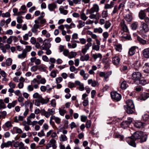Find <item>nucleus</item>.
I'll return each mask as SVG.
<instances>
[{"label": "nucleus", "instance_id": "obj_59", "mask_svg": "<svg viewBox=\"0 0 149 149\" xmlns=\"http://www.w3.org/2000/svg\"><path fill=\"white\" fill-rule=\"evenodd\" d=\"M66 112V111L64 109H59V114L61 116H64Z\"/></svg>", "mask_w": 149, "mask_h": 149}, {"label": "nucleus", "instance_id": "obj_15", "mask_svg": "<svg viewBox=\"0 0 149 149\" xmlns=\"http://www.w3.org/2000/svg\"><path fill=\"white\" fill-rule=\"evenodd\" d=\"M13 146L12 142L10 141H8L7 142H3L1 145V148H3L4 147H9L10 146L12 147Z\"/></svg>", "mask_w": 149, "mask_h": 149}, {"label": "nucleus", "instance_id": "obj_51", "mask_svg": "<svg viewBox=\"0 0 149 149\" xmlns=\"http://www.w3.org/2000/svg\"><path fill=\"white\" fill-rule=\"evenodd\" d=\"M137 48V47L135 46L131 47V56L135 54Z\"/></svg>", "mask_w": 149, "mask_h": 149}, {"label": "nucleus", "instance_id": "obj_42", "mask_svg": "<svg viewBox=\"0 0 149 149\" xmlns=\"http://www.w3.org/2000/svg\"><path fill=\"white\" fill-rule=\"evenodd\" d=\"M138 24L137 22H134L131 24V27L133 30H135L137 29Z\"/></svg>", "mask_w": 149, "mask_h": 149}, {"label": "nucleus", "instance_id": "obj_8", "mask_svg": "<svg viewBox=\"0 0 149 149\" xmlns=\"http://www.w3.org/2000/svg\"><path fill=\"white\" fill-rule=\"evenodd\" d=\"M46 82V81L45 78H43L41 79L40 80H37L36 78H34L31 81V83L32 84H35L36 83H37L38 84H45Z\"/></svg>", "mask_w": 149, "mask_h": 149}, {"label": "nucleus", "instance_id": "obj_34", "mask_svg": "<svg viewBox=\"0 0 149 149\" xmlns=\"http://www.w3.org/2000/svg\"><path fill=\"white\" fill-rule=\"evenodd\" d=\"M143 120L144 121H147V123H149V115L147 114H145L142 116Z\"/></svg>", "mask_w": 149, "mask_h": 149}, {"label": "nucleus", "instance_id": "obj_44", "mask_svg": "<svg viewBox=\"0 0 149 149\" xmlns=\"http://www.w3.org/2000/svg\"><path fill=\"white\" fill-rule=\"evenodd\" d=\"M128 86V85L125 81H123L121 84L120 88L122 89H125Z\"/></svg>", "mask_w": 149, "mask_h": 149}, {"label": "nucleus", "instance_id": "obj_28", "mask_svg": "<svg viewBox=\"0 0 149 149\" xmlns=\"http://www.w3.org/2000/svg\"><path fill=\"white\" fill-rule=\"evenodd\" d=\"M12 125L11 124V123L10 121H8L5 123L4 125L2 126V128L6 130V127L8 128L10 127H12Z\"/></svg>", "mask_w": 149, "mask_h": 149}, {"label": "nucleus", "instance_id": "obj_35", "mask_svg": "<svg viewBox=\"0 0 149 149\" xmlns=\"http://www.w3.org/2000/svg\"><path fill=\"white\" fill-rule=\"evenodd\" d=\"M59 140L61 142H63L66 141L68 138L64 134H61L59 137Z\"/></svg>", "mask_w": 149, "mask_h": 149}, {"label": "nucleus", "instance_id": "obj_32", "mask_svg": "<svg viewBox=\"0 0 149 149\" xmlns=\"http://www.w3.org/2000/svg\"><path fill=\"white\" fill-rule=\"evenodd\" d=\"M138 81H139V84L143 86H144L149 83V81L146 79H143L141 80L139 79Z\"/></svg>", "mask_w": 149, "mask_h": 149}, {"label": "nucleus", "instance_id": "obj_29", "mask_svg": "<svg viewBox=\"0 0 149 149\" xmlns=\"http://www.w3.org/2000/svg\"><path fill=\"white\" fill-rule=\"evenodd\" d=\"M59 10L60 13L64 15H66L68 13V11L64 9V7L63 6H61L59 8Z\"/></svg>", "mask_w": 149, "mask_h": 149}, {"label": "nucleus", "instance_id": "obj_49", "mask_svg": "<svg viewBox=\"0 0 149 149\" xmlns=\"http://www.w3.org/2000/svg\"><path fill=\"white\" fill-rule=\"evenodd\" d=\"M137 40L141 43L144 45L146 44V40H143L139 36L137 37Z\"/></svg>", "mask_w": 149, "mask_h": 149}, {"label": "nucleus", "instance_id": "obj_62", "mask_svg": "<svg viewBox=\"0 0 149 149\" xmlns=\"http://www.w3.org/2000/svg\"><path fill=\"white\" fill-rule=\"evenodd\" d=\"M12 61V59L10 58H9L6 61V64L7 66H10L11 65Z\"/></svg>", "mask_w": 149, "mask_h": 149}, {"label": "nucleus", "instance_id": "obj_26", "mask_svg": "<svg viewBox=\"0 0 149 149\" xmlns=\"http://www.w3.org/2000/svg\"><path fill=\"white\" fill-rule=\"evenodd\" d=\"M53 119L55 122L57 124H59L61 123V119L59 117H56L54 116H52L51 117V119Z\"/></svg>", "mask_w": 149, "mask_h": 149}, {"label": "nucleus", "instance_id": "obj_2", "mask_svg": "<svg viewBox=\"0 0 149 149\" xmlns=\"http://www.w3.org/2000/svg\"><path fill=\"white\" fill-rule=\"evenodd\" d=\"M111 98L114 100L118 101L120 100L122 96L121 95L116 92H111Z\"/></svg>", "mask_w": 149, "mask_h": 149}, {"label": "nucleus", "instance_id": "obj_16", "mask_svg": "<svg viewBox=\"0 0 149 149\" xmlns=\"http://www.w3.org/2000/svg\"><path fill=\"white\" fill-rule=\"evenodd\" d=\"M79 74L82 76L84 79L85 80H87L89 76V75L88 73H85V71L83 69H81L80 70Z\"/></svg>", "mask_w": 149, "mask_h": 149}, {"label": "nucleus", "instance_id": "obj_57", "mask_svg": "<svg viewBox=\"0 0 149 149\" xmlns=\"http://www.w3.org/2000/svg\"><path fill=\"white\" fill-rule=\"evenodd\" d=\"M102 35L103 37V40H105L109 36V34L107 32H104L103 34Z\"/></svg>", "mask_w": 149, "mask_h": 149}, {"label": "nucleus", "instance_id": "obj_24", "mask_svg": "<svg viewBox=\"0 0 149 149\" xmlns=\"http://www.w3.org/2000/svg\"><path fill=\"white\" fill-rule=\"evenodd\" d=\"M92 57L93 58L94 60L95 61L97 58L101 59L102 58V55L100 53H97L93 54L92 55Z\"/></svg>", "mask_w": 149, "mask_h": 149}, {"label": "nucleus", "instance_id": "obj_27", "mask_svg": "<svg viewBox=\"0 0 149 149\" xmlns=\"http://www.w3.org/2000/svg\"><path fill=\"white\" fill-rule=\"evenodd\" d=\"M141 138L139 139L141 143H143L146 141L148 138V136L146 134H144L143 132L142 136H141Z\"/></svg>", "mask_w": 149, "mask_h": 149}, {"label": "nucleus", "instance_id": "obj_20", "mask_svg": "<svg viewBox=\"0 0 149 149\" xmlns=\"http://www.w3.org/2000/svg\"><path fill=\"white\" fill-rule=\"evenodd\" d=\"M130 124V121H123L120 124L121 127L124 129L128 127Z\"/></svg>", "mask_w": 149, "mask_h": 149}, {"label": "nucleus", "instance_id": "obj_19", "mask_svg": "<svg viewBox=\"0 0 149 149\" xmlns=\"http://www.w3.org/2000/svg\"><path fill=\"white\" fill-rule=\"evenodd\" d=\"M120 25L125 32H127L128 31V29L125 24L124 20H122L121 21Z\"/></svg>", "mask_w": 149, "mask_h": 149}, {"label": "nucleus", "instance_id": "obj_5", "mask_svg": "<svg viewBox=\"0 0 149 149\" xmlns=\"http://www.w3.org/2000/svg\"><path fill=\"white\" fill-rule=\"evenodd\" d=\"M140 30L142 33H145L149 31V28L148 25L145 23H143L140 27Z\"/></svg>", "mask_w": 149, "mask_h": 149}, {"label": "nucleus", "instance_id": "obj_18", "mask_svg": "<svg viewBox=\"0 0 149 149\" xmlns=\"http://www.w3.org/2000/svg\"><path fill=\"white\" fill-rule=\"evenodd\" d=\"M57 7L56 4L54 3L49 4L48 6V8L51 11H54Z\"/></svg>", "mask_w": 149, "mask_h": 149}, {"label": "nucleus", "instance_id": "obj_63", "mask_svg": "<svg viewBox=\"0 0 149 149\" xmlns=\"http://www.w3.org/2000/svg\"><path fill=\"white\" fill-rule=\"evenodd\" d=\"M81 18L84 21L86 20L88 18L86 15L84 13H82L80 15Z\"/></svg>", "mask_w": 149, "mask_h": 149}, {"label": "nucleus", "instance_id": "obj_36", "mask_svg": "<svg viewBox=\"0 0 149 149\" xmlns=\"http://www.w3.org/2000/svg\"><path fill=\"white\" fill-rule=\"evenodd\" d=\"M114 47L116 51L120 52L122 49V45L121 44L115 45Z\"/></svg>", "mask_w": 149, "mask_h": 149}, {"label": "nucleus", "instance_id": "obj_21", "mask_svg": "<svg viewBox=\"0 0 149 149\" xmlns=\"http://www.w3.org/2000/svg\"><path fill=\"white\" fill-rule=\"evenodd\" d=\"M91 15L89 16L90 18L91 19H98L101 17V16L99 13H96V14L93 13H90Z\"/></svg>", "mask_w": 149, "mask_h": 149}, {"label": "nucleus", "instance_id": "obj_46", "mask_svg": "<svg viewBox=\"0 0 149 149\" xmlns=\"http://www.w3.org/2000/svg\"><path fill=\"white\" fill-rule=\"evenodd\" d=\"M16 103V101H14L12 103H9L7 105V107L9 109H11L12 107H14Z\"/></svg>", "mask_w": 149, "mask_h": 149}, {"label": "nucleus", "instance_id": "obj_43", "mask_svg": "<svg viewBox=\"0 0 149 149\" xmlns=\"http://www.w3.org/2000/svg\"><path fill=\"white\" fill-rule=\"evenodd\" d=\"M77 54V53L75 52H71L69 53L68 57L69 58L71 59L75 57Z\"/></svg>", "mask_w": 149, "mask_h": 149}, {"label": "nucleus", "instance_id": "obj_50", "mask_svg": "<svg viewBox=\"0 0 149 149\" xmlns=\"http://www.w3.org/2000/svg\"><path fill=\"white\" fill-rule=\"evenodd\" d=\"M38 69L41 71L45 72L46 70V67L44 65H42L38 66Z\"/></svg>", "mask_w": 149, "mask_h": 149}, {"label": "nucleus", "instance_id": "obj_53", "mask_svg": "<svg viewBox=\"0 0 149 149\" xmlns=\"http://www.w3.org/2000/svg\"><path fill=\"white\" fill-rule=\"evenodd\" d=\"M0 49L3 53H6L7 52L5 46L3 45V44L2 43H0Z\"/></svg>", "mask_w": 149, "mask_h": 149}, {"label": "nucleus", "instance_id": "obj_47", "mask_svg": "<svg viewBox=\"0 0 149 149\" xmlns=\"http://www.w3.org/2000/svg\"><path fill=\"white\" fill-rule=\"evenodd\" d=\"M102 32L103 29L101 27H99L98 28H94L93 29V32L95 33H101Z\"/></svg>", "mask_w": 149, "mask_h": 149}, {"label": "nucleus", "instance_id": "obj_11", "mask_svg": "<svg viewBox=\"0 0 149 149\" xmlns=\"http://www.w3.org/2000/svg\"><path fill=\"white\" fill-rule=\"evenodd\" d=\"M47 40V39H46L44 40V42L43 44L41 46L40 49L42 50H46L47 49H49V48L51 47V44H50L47 43L45 42L46 40Z\"/></svg>", "mask_w": 149, "mask_h": 149}, {"label": "nucleus", "instance_id": "obj_12", "mask_svg": "<svg viewBox=\"0 0 149 149\" xmlns=\"http://www.w3.org/2000/svg\"><path fill=\"white\" fill-rule=\"evenodd\" d=\"M149 97V93L143 92L141 94L139 97L140 100H145Z\"/></svg>", "mask_w": 149, "mask_h": 149}, {"label": "nucleus", "instance_id": "obj_64", "mask_svg": "<svg viewBox=\"0 0 149 149\" xmlns=\"http://www.w3.org/2000/svg\"><path fill=\"white\" fill-rule=\"evenodd\" d=\"M23 17L22 16H18L17 18V22L19 24L23 22L22 18Z\"/></svg>", "mask_w": 149, "mask_h": 149}, {"label": "nucleus", "instance_id": "obj_48", "mask_svg": "<svg viewBox=\"0 0 149 149\" xmlns=\"http://www.w3.org/2000/svg\"><path fill=\"white\" fill-rule=\"evenodd\" d=\"M92 49L93 50L98 51L100 49V46L99 45H96L95 43L94 42L93 43L92 46Z\"/></svg>", "mask_w": 149, "mask_h": 149}, {"label": "nucleus", "instance_id": "obj_10", "mask_svg": "<svg viewBox=\"0 0 149 149\" xmlns=\"http://www.w3.org/2000/svg\"><path fill=\"white\" fill-rule=\"evenodd\" d=\"M88 84L91 85L93 87H95L99 85V84L97 80H93L92 79H90L88 80Z\"/></svg>", "mask_w": 149, "mask_h": 149}, {"label": "nucleus", "instance_id": "obj_17", "mask_svg": "<svg viewBox=\"0 0 149 149\" xmlns=\"http://www.w3.org/2000/svg\"><path fill=\"white\" fill-rule=\"evenodd\" d=\"M142 54L143 57L146 58H149V48L144 49L142 51Z\"/></svg>", "mask_w": 149, "mask_h": 149}, {"label": "nucleus", "instance_id": "obj_37", "mask_svg": "<svg viewBox=\"0 0 149 149\" xmlns=\"http://www.w3.org/2000/svg\"><path fill=\"white\" fill-rule=\"evenodd\" d=\"M101 16L102 18L105 19L108 16L107 10H103L101 13Z\"/></svg>", "mask_w": 149, "mask_h": 149}, {"label": "nucleus", "instance_id": "obj_30", "mask_svg": "<svg viewBox=\"0 0 149 149\" xmlns=\"http://www.w3.org/2000/svg\"><path fill=\"white\" fill-rule=\"evenodd\" d=\"M139 16L140 19H144L146 17V14L143 10H141L139 12Z\"/></svg>", "mask_w": 149, "mask_h": 149}, {"label": "nucleus", "instance_id": "obj_6", "mask_svg": "<svg viewBox=\"0 0 149 149\" xmlns=\"http://www.w3.org/2000/svg\"><path fill=\"white\" fill-rule=\"evenodd\" d=\"M126 105L124 106V109L127 113L130 114V100H128L126 102Z\"/></svg>", "mask_w": 149, "mask_h": 149}, {"label": "nucleus", "instance_id": "obj_58", "mask_svg": "<svg viewBox=\"0 0 149 149\" xmlns=\"http://www.w3.org/2000/svg\"><path fill=\"white\" fill-rule=\"evenodd\" d=\"M134 90L137 92H140L143 90V88L141 86H137L136 87Z\"/></svg>", "mask_w": 149, "mask_h": 149}, {"label": "nucleus", "instance_id": "obj_9", "mask_svg": "<svg viewBox=\"0 0 149 149\" xmlns=\"http://www.w3.org/2000/svg\"><path fill=\"white\" fill-rule=\"evenodd\" d=\"M135 59V62L132 63V67L135 70H138L141 66V65L140 62H138V60H137L136 58Z\"/></svg>", "mask_w": 149, "mask_h": 149}, {"label": "nucleus", "instance_id": "obj_40", "mask_svg": "<svg viewBox=\"0 0 149 149\" xmlns=\"http://www.w3.org/2000/svg\"><path fill=\"white\" fill-rule=\"evenodd\" d=\"M85 24V22H84L80 20L78 21V25H77V27L79 29H80L84 27Z\"/></svg>", "mask_w": 149, "mask_h": 149}, {"label": "nucleus", "instance_id": "obj_31", "mask_svg": "<svg viewBox=\"0 0 149 149\" xmlns=\"http://www.w3.org/2000/svg\"><path fill=\"white\" fill-rule=\"evenodd\" d=\"M114 3L113 1H111L110 4H106L105 5L104 8L105 9H108L111 8L113 7Z\"/></svg>", "mask_w": 149, "mask_h": 149}, {"label": "nucleus", "instance_id": "obj_23", "mask_svg": "<svg viewBox=\"0 0 149 149\" xmlns=\"http://www.w3.org/2000/svg\"><path fill=\"white\" fill-rule=\"evenodd\" d=\"M134 126L137 128H141L144 126V123L141 122L137 121L133 123Z\"/></svg>", "mask_w": 149, "mask_h": 149}, {"label": "nucleus", "instance_id": "obj_25", "mask_svg": "<svg viewBox=\"0 0 149 149\" xmlns=\"http://www.w3.org/2000/svg\"><path fill=\"white\" fill-rule=\"evenodd\" d=\"M27 54L23 50L22 53L18 55L17 57L21 59H23L25 58L27 56Z\"/></svg>", "mask_w": 149, "mask_h": 149}, {"label": "nucleus", "instance_id": "obj_22", "mask_svg": "<svg viewBox=\"0 0 149 149\" xmlns=\"http://www.w3.org/2000/svg\"><path fill=\"white\" fill-rule=\"evenodd\" d=\"M143 72L149 74V62L145 63L143 66Z\"/></svg>", "mask_w": 149, "mask_h": 149}, {"label": "nucleus", "instance_id": "obj_7", "mask_svg": "<svg viewBox=\"0 0 149 149\" xmlns=\"http://www.w3.org/2000/svg\"><path fill=\"white\" fill-rule=\"evenodd\" d=\"M99 8L98 5L94 4L93 7L90 9L89 13L86 12V14L87 15L89 13H93L95 12H97L99 11Z\"/></svg>", "mask_w": 149, "mask_h": 149}, {"label": "nucleus", "instance_id": "obj_52", "mask_svg": "<svg viewBox=\"0 0 149 149\" xmlns=\"http://www.w3.org/2000/svg\"><path fill=\"white\" fill-rule=\"evenodd\" d=\"M135 113V110L134 108V105L133 102L131 100V114Z\"/></svg>", "mask_w": 149, "mask_h": 149}, {"label": "nucleus", "instance_id": "obj_14", "mask_svg": "<svg viewBox=\"0 0 149 149\" xmlns=\"http://www.w3.org/2000/svg\"><path fill=\"white\" fill-rule=\"evenodd\" d=\"M120 61V58L118 56H115L112 57V63L115 65H118Z\"/></svg>", "mask_w": 149, "mask_h": 149}, {"label": "nucleus", "instance_id": "obj_1", "mask_svg": "<svg viewBox=\"0 0 149 149\" xmlns=\"http://www.w3.org/2000/svg\"><path fill=\"white\" fill-rule=\"evenodd\" d=\"M143 132L137 131L135 132L131 136V146L135 147L136 146V143L134 139H139L142 136Z\"/></svg>", "mask_w": 149, "mask_h": 149}, {"label": "nucleus", "instance_id": "obj_41", "mask_svg": "<svg viewBox=\"0 0 149 149\" xmlns=\"http://www.w3.org/2000/svg\"><path fill=\"white\" fill-rule=\"evenodd\" d=\"M39 100L40 103L42 104H47L49 101V99L48 98H47L45 99L42 98V96L41 97Z\"/></svg>", "mask_w": 149, "mask_h": 149}, {"label": "nucleus", "instance_id": "obj_3", "mask_svg": "<svg viewBox=\"0 0 149 149\" xmlns=\"http://www.w3.org/2000/svg\"><path fill=\"white\" fill-rule=\"evenodd\" d=\"M35 24H33V27L31 29L32 32L33 33H36L38 31V29L40 26V22L38 20H35L34 21Z\"/></svg>", "mask_w": 149, "mask_h": 149}, {"label": "nucleus", "instance_id": "obj_60", "mask_svg": "<svg viewBox=\"0 0 149 149\" xmlns=\"http://www.w3.org/2000/svg\"><path fill=\"white\" fill-rule=\"evenodd\" d=\"M22 143V142H19L18 141H16L13 144L14 147L15 148H19Z\"/></svg>", "mask_w": 149, "mask_h": 149}, {"label": "nucleus", "instance_id": "obj_4", "mask_svg": "<svg viewBox=\"0 0 149 149\" xmlns=\"http://www.w3.org/2000/svg\"><path fill=\"white\" fill-rule=\"evenodd\" d=\"M141 77V74L139 72H135L132 74V79L134 81H137L140 79Z\"/></svg>", "mask_w": 149, "mask_h": 149}, {"label": "nucleus", "instance_id": "obj_55", "mask_svg": "<svg viewBox=\"0 0 149 149\" xmlns=\"http://www.w3.org/2000/svg\"><path fill=\"white\" fill-rule=\"evenodd\" d=\"M112 73L111 71H108L106 73L105 72V81L107 79L109 78V76Z\"/></svg>", "mask_w": 149, "mask_h": 149}, {"label": "nucleus", "instance_id": "obj_54", "mask_svg": "<svg viewBox=\"0 0 149 149\" xmlns=\"http://www.w3.org/2000/svg\"><path fill=\"white\" fill-rule=\"evenodd\" d=\"M41 96H42L37 92L35 93L33 95V98L37 99H39Z\"/></svg>", "mask_w": 149, "mask_h": 149}, {"label": "nucleus", "instance_id": "obj_13", "mask_svg": "<svg viewBox=\"0 0 149 149\" xmlns=\"http://www.w3.org/2000/svg\"><path fill=\"white\" fill-rule=\"evenodd\" d=\"M25 109L28 108L29 106L30 105V110L31 112L32 111V108L33 105V103L31 102L29 100H27L25 102Z\"/></svg>", "mask_w": 149, "mask_h": 149}, {"label": "nucleus", "instance_id": "obj_39", "mask_svg": "<svg viewBox=\"0 0 149 149\" xmlns=\"http://www.w3.org/2000/svg\"><path fill=\"white\" fill-rule=\"evenodd\" d=\"M111 26V23L110 22L109 20L106 21V22L104 24V27L106 29H108Z\"/></svg>", "mask_w": 149, "mask_h": 149}, {"label": "nucleus", "instance_id": "obj_56", "mask_svg": "<svg viewBox=\"0 0 149 149\" xmlns=\"http://www.w3.org/2000/svg\"><path fill=\"white\" fill-rule=\"evenodd\" d=\"M68 45L69 48H74L77 47V44L76 43H73L71 45L70 43H68Z\"/></svg>", "mask_w": 149, "mask_h": 149}, {"label": "nucleus", "instance_id": "obj_45", "mask_svg": "<svg viewBox=\"0 0 149 149\" xmlns=\"http://www.w3.org/2000/svg\"><path fill=\"white\" fill-rule=\"evenodd\" d=\"M32 49L31 46L30 45H26L25 46V49L23 50L27 54L28 52H30Z\"/></svg>", "mask_w": 149, "mask_h": 149}, {"label": "nucleus", "instance_id": "obj_61", "mask_svg": "<svg viewBox=\"0 0 149 149\" xmlns=\"http://www.w3.org/2000/svg\"><path fill=\"white\" fill-rule=\"evenodd\" d=\"M91 122L90 120H88L86 121V127L89 128L91 127Z\"/></svg>", "mask_w": 149, "mask_h": 149}, {"label": "nucleus", "instance_id": "obj_38", "mask_svg": "<svg viewBox=\"0 0 149 149\" xmlns=\"http://www.w3.org/2000/svg\"><path fill=\"white\" fill-rule=\"evenodd\" d=\"M49 142L52 145V147L53 148H56L57 146L56 144V141L54 139H51L49 141Z\"/></svg>", "mask_w": 149, "mask_h": 149}, {"label": "nucleus", "instance_id": "obj_33", "mask_svg": "<svg viewBox=\"0 0 149 149\" xmlns=\"http://www.w3.org/2000/svg\"><path fill=\"white\" fill-rule=\"evenodd\" d=\"M89 58V55L87 54L84 56H81L80 58V60L82 61H87L88 60Z\"/></svg>", "mask_w": 149, "mask_h": 149}]
</instances>
